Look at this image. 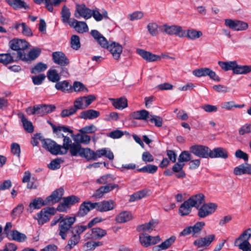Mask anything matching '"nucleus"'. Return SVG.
I'll return each instance as SVG.
<instances>
[{
  "label": "nucleus",
  "mask_w": 251,
  "mask_h": 251,
  "mask_svg": "<svg viewBox=\"0 0 251 251\" xmlns=\"http://www.w3.org/2000/svg\"><path fill=\"white\" fill-rule=\"evenodd\" d=\"M10 48L17 51L16 59H20V53L24 54L25 50L28 48V43L23 40L13 39L10 41Z\"/></svg>",
  "instance_id": "8"
},
{
  "label": "nucleus",
  "mask_w": 251,
  "mask_h": 251,
  "mask_svg": "<svg viewBox=\"0 0 251 251\" xmlns=\"http://www.w3.org/2000/svg\"><path fill=\"white\" fill-rule=\"evenodd\" d=\"M95 239H99L104 236L107 232L105 230L100 227H94L92 228Z\"/></svg>",
  "instance_id": "63"
},
{
  "label": "nucleus",
  "mask_w": 251,
  "mask_h": 251,
  "mask_svg": "<svg viewBox=\"0 0 251 251\" xmlns=\"http://www.w3.org/2000/svg\"><path fill=\"white\" fill-rule=\"evenodd\" d=\"M50 125L51 126L53 133L56 134L57 135H59L61 131H63L64 132H69L70 133H73L72 130L70 129L68 127L65 126H56L51 123H50Z\"/></svg>",
  "instance_id": "52"
},
{
  "label": "nucleus",
  "mask_w": 251,
  "mask_h": 251,
  "mask_svg": "<svg viewBox=\"0 0 251 251\" xmlns=\"http://www.w3.org/2000/svg\"><path fill=\"white\" fill-rule=\"evenodd\" d=\"M147 28L149 33L152 36H156L159 34V26L156 23H150Z\"/></svg>",
  "instance_id": "51"
},
{
  "label": "nucleus",
  "mask_w": 251,
  "mask_h": 251,
  "mask_svg": "<svg viewBox=\"0 0 251 251\" xmlns=\"http://www.w3.org/2000/svg\"><path fill=\"white\" fill-rule=\"evenodd\" d=\"M72 156H80L85 158L87 161L96 160L102 156H105L110 160L114 159L113 152L108 149L103 148L94 151L90 148H83L75 144L73 149Z\"/></svg>",
  "instance_id": "2"
},
{
  "label": "nucleus",
  "mask_w": 251,
  "mask_h": 251,
  "mask_svg": "<svg viewBox=\"0 0 251 251\" xmlns=\"http://www.w3.org/2000/svg\"><path fill=\"white\" fill-rule=\"evenodd\" d=\"M225 25L230 29L236 31H243L248 29L249 25L247 23L240 20H233L226 19L225 20Z\"/></svg>",
  "instance_id": "11"
},
{
  "label": "nucleus",
  "mask_w": 251,
  "mask_h": 251,
  "mask_svg": "<svg viewBox=\"0 0 251 251\" xmlns=\"http://www.w3.org/2000/svg\"><path fill=\"white\" fill-rule=\"evenodd\" d=\"M154 227V222L150 221L148 223L138 226L137 230L139 232H142V233H151V231L153 230Z\"/></svg>",
  "instance_id": "41"
},
{
  "label": "nucleus",
  "mask_w": 251,
  "mask_h": 251,
  "mask_svg": "<svg viewBox=\"0 0 251 251\" xmlns=\"http://www.w3.org/2000/svg\"><path fill=\"white\" fill-rule=\"evenodd\" d=\"M204 226L205 223L203 222H197L193 226H189L184 229L180 234L186 236L191 233L193 234V236L196 237Z\"/></svg>",
  "instance_id": "13"
},
{
  "label": "nucleus",
  "mask_w": 251,
  "mask_h": 251,
  "mask_svg": "<svg viewBox=\"0 0 251 251\" xmlns=\"http://www.w3.org/2000/svg\"><path fill=\"white\" fill-rule=\"evenodd\" d=\"M251 72V65H239L236 63L233 74L236 75L247 74Z\"/></svg>",
  "instance_id": "40"
},
{
  "label": "nucleus",
  "mask_w": 251,
  "mask_h": 251,
  "mask_svg": "<svg viewBox=\"0 0 251 251\" xmlns=\"http://www.w3.org/2000/svg\"><path fill=\"white\" fill-rule=\"evenodd\" d=\"M132 218L131 214L129 212L124 211L120 213L116 217V220L120 223L127 222Z\"/></svg>",
  "instance_id": "48"
},
{
  "label": "nucleus",
  "mask_w": 251,
  "mask_h": 251,
  "mask_svg": "<svg viewBox=\"0 0 251 251\" xmlns=\"http://www.w3.org/2000/svg\"><path fill=\"white\" fill-rule=\"evenodd\" d=\"M76 221L75 217L66 216L61 218V220L58 225L59 235L61 238L65 240L67 237V234L72 227L73 224Z\"/></svg>",
  "instance_id": "5"
},
{
  "label": "nucleus",
  "mask_w": 251,
  "mask_h": 251,
  "mask_svg": "<svg viewBox=\"0 0 251 251\" xmlns=\"http://www.w3.org/2000/svg\"><path fill=\"white\" fill-rule=\"evenodd\" d=\"M183 32L182 34L184 35V37L191 40H197L201 37L203 35L201 31L193 28L188 29L186 30H183Z\"/></svg>",
  "instance_id": "25"
},
{
  "label": "nucleus",
  "mask_w": 251,
  "mask_h": 251,
  "mask_svg": "<svg viewBox=\"0 0 251 251\" xmlns=\"http://www.w3.org/2000/svg\"><path fill=\"white\" fill-rule=\"evenodd\" d=\"M209 157L212 158H222L226 159L228 157V152L226 149L218 147L214 149L213 150H210Z\"/></svg>",
  "instance_id": "22"
},
{
  "label": "nucleus",
  "mask_w": 251,
  "mask_h": 251,
  "mask_svg": "<svg viewBox=\"0 0 251 251\" xmlns=\"http://www.w3.org/2000/svg\"><path fill=\"white\" fill-rule=\"evenodd\" d=\"M7 237L9 239L17 241L18 242H24L26 239V236L25 234L20 233L17 230H13L7 233Z\"/></svg>",
  "instance_id": "36"
},
{
  "label": "nucleus",
  "mask_w": 251,
  "mask_h": 251,
  "mask_svg": "<svg viewBox=\"0 0 251 251\" xmlns=\"http://www.w3.org/2000/svg\"><path fill=\"white\" fill-rule=\"evenodd\" d=\"M149 235L145 233H141L139 235L140 242L141 245L145 247H148L151 246L150 244Z\"/></svg>",
  "instance_id": "64"
},
{
  "label": "nucleus",
  "mask_w": 251,
  "mask_h": 251,
  "mask_svg": "<svg viewBox=\"0 0 251 251\" xmlns=\"http://www.w3.org/2000/svg\"><path fill=\"white\" fill-rule=\"evenodd\" d=\"M71 15L70 9L65 5L63 6L61 12V17L63 23L69 24L70 23H71L72 21H70Z\"/></svg>",
  "instance_id": "46"
},
{
  "label": "nucleus",
  "mask_w": 251,
  "mask_h": 251,
  "mask_svg": "<svg viewBox=\"0 0 251 251\" xmlns=\"http://www.w3.org/2000/svg\"><path fill=\"white\" fill-rule=\"evenodd\" d=\"M149 112L146 110L136 111L131 114L133 119L140 120H146L149 118Z\"/></svg>",
  "instance_id": "44"
},
{
  "label": "nucleus",
  "mask_w": 251,
  "mask_h": 251,
  "mask_svg": "<svg viewBox=\"0 0 251 251\" xmlns=\"http://www.w3.org/2000/svg\"><path fill=\"white\" fill-rule=\"evenodd\" d=\"M190 151L195 155L201 158H207L210 154V149L206 146L195 145L190 148Z\"/></svg>",
  "instance_id": "14"
},
{
  "label": "nucleus",
  "mask_w": 251,
  "mask_h": 251,
  "mask_svg": "<svg viewBox=\"0 0 251 251\" xmlns=\"http://www.w3.org/2000/svg\"><path fill=\"white\" fill-rule=\"evenodd\" d=\"M6 2L14 9H27L29 6L23 0H5Z\"/></svg>",
  "instance_id": "28"
},
{
  "label": "nucleus",
  "mask_w": 251,
  "mask_h": 251,
  "mask_svg": "<svg viewBox=\"0 0 251 251\" xmlns=\"http://www.w3.org/2000/svg\"><path fill=\"white\" fill-rule=\"evenodd\" d=\"M144 16V14L143 12L137 11L128 14L127 18L130 21H133L142 19Z\"/></svg>",
  "instance_id": "61"
},
{
  "label": "nucleus",
  "mask_w": 251,
  "mask_h": 251,
  "mask_svg": "<svg viewBox=\"0 0 251 251\" xmlns=\"http://www.w3.org/2000/svg\"><path fill=\"white\" fill-rule=\"evenodd\" d=\"M234 245L238 247L242 251H251V244L249 241H242L236 243L235 240Z\"/></svg>",
  "instance_id": "54"
},
{
  "label": "nucleus",
  "mask_w": 251,
  "mask_h": 251,
  "mask_svg": "<svg viewBox=\"0 0 251 251\" xmlns=\"http://www.w3.org/2000/svg\"><path fill=\"white\" fill-rule=\"evenodd\" d=\"M66 0H42V2L44 1L46 7L50 12H53V6H57L62 1Z\"/></svg>",
  "instance_id": "47"
},
{
  "label": "nucleus",
  "mask_w": 251,
  "mask_h": 251,
  "mask_svg": "<svg viewBox=\"0 0 251 251\" xmlns=\"http://www.w3.org/2000/svg\"><path fill=\"white\" fill-rule=\"evenodd\" d=\"M53 62L59 66L57 68L60 70V74L64 77L69 75L68 69L66 67L70 64L69 59L62 51H55L52 53Z\"/></svg>",
  "instance_id": "4"
},
{
  "label": "nucleus",
  "mask_w": 251,
  "mask_h": 251,
  "mask_svg": "<svg viewBox=\"0 0 251 251\" xmlns=\"http://www.w3.org/2000/svg\"><path fill=\"white\" fill-rule=\"evenodd\" d=\"M96 99V97L93 95L79 97L74 101V107L76 108V111L78 109H84L88 107Z\"/></svg>",
  "instance_id": "6"
},
{
  "label": "nucleus",
  "mask_w": 251,
  "mask_h": 251,
  "mask_svg": "<svg viewBox=\"0 0 251 251\" xmlns=\"http://www.w3.org/2000/svg\"><path fill=\"white\" fill-rule=\"evenodd\" d=\"M111 189H96L91 196L92 198L99 199L104 197V195L109 193Z\"/></svg>",
  "instance_id": "62"
},
{
  "label": "nucleus",
  "mask_w": 251,
  "mask_h": 251,
  "mask_svg": "<svg viewBox=\"0 0 251 251\" xmlns=\"http://www.w3.org/2000/svg\"><path fill=\"white\" fill-rule=\"evenodd\" d=\"M217 207L216 204L212 202L202 204L198 208V216L201 218H204L215 212Z\"/></svg>",
  "instance_id": "9"
},
{
  "label": "nucleus",
  "mask_w": 251,
  "mask_h": 251,
  "mask_svg": "<svg viewBox=\"0 0 251 251\" xmlns=\"http://www.w3.org/2000/svg\"><path fill=\"white\" fill-rule=\"evenodd\" d=\"M91 9L87 8L84 4H77L74 16L77 18L82 17L85 19L87 20L91 17Z\"/></svg>",
  "instance_id": "15"
},
{
  "label": "nucleus",
  "mask_w": 251,
  "mask_h": 251,
  "mask_svg": "<svg viewBox=\"0 0 251 251\" xmlns=\"http://www.w3.org/2000/svg\"><path fill=\"white\" fill-rule=\"evenodd\" d=\"M90 211V209L87 204L86 201H84L79 206V210L77 213L78 217H83Z\"/></svg>",
  "instance_id": "56"
},
{
  "label": "nucleus",
  "mask_w": 251,
  "mask_h": 251,
  "mask_svg": "<svg viewBox=\"0 0 251 251\" xmlns=\"http://www.w3.org/2000/svg\"><path fill=\"white\" fill-rule=\"evenodd\" d=\"M15 54L13 53H1L0 54V63L5 65L13 62L15 60H16V56H14Z\"/></svg>",
  "instance_id": "43"
},
{
  "label": "nucleus",
  "mask_w": 251,
  "mask_h": 251,
  "mask_svg": "<svg viewBox=\"0 0 251 251\" xmlns=\"http://www.w3.org/2000/svg\"><path fill=\"white\" fill-rule=\"evenodd\" d=\"M60 72L58 73L55 69L49 70L47 72L48 78L52 82H57L60 80Z\"/></svg>",
  "instance_id": "49"
},
{
  "label": "nucleus",
  "mask_w": 251,
  "mask_h": 251,
  "mask_svg": "<svg viewBox=\"0 0 251 251\" xmlns=\"http://www.w3.org/2000/svg\"><path fill=\"white\" fill-rule=\"evenodd\" d=\"M136 52L147 62H154L161 59V56L143 49H137Z\"/></svg>",
  "instance_id": "19"
},
{
  "label": "nucleus",
  "mask_w": 251,
  "mask_h": 251,
  "mask_svg": "<svg viewBox=\"0 0 251 251\" xmlns=\"http://www.w3.org/2000/svg\"><path fill=\"white\" fill-rule=\"evenodd\" d=\"M14 27L24 35L27 36H32V33L30 28L24 23L21 24L16 23Z\"/></svg>",
  "instance_id": "38"
},
{
  "label": "nucleus",
  "mask_w": 251,
  "mask_h": 251,
  "mask_svg": "<svg viewBox=\"0 0 251 251\" xmlns=\"http://www.w3.org/2000/svg\"><path fill=\"white\" fill-rule=\"evenodd\" d=\"M47 69V65L42 62L37 63L31 70L32 74H37L45 71Z\"/></svg>",
  "instance_id": "59"
},
{
  "label": "nucleus",
  "mask_w": 251,
  "mask_h": 251,
  "mask_svg": "<svg viewBox=\"0 0 251 251\" xmlns=\"http://www.w3.org/2000/svg\"><path fill=\"white\" fill-rule=\"evenodd\" d=\"M71 136L73 138L75 143L72 142V144L75 145H78L81 147V144L84 145H88L90 143L91 141V137L89 135L85 134V133H77L76 135H74L71 133Z\"/></svg>",
  "instance_id": "18"
},
{
  "label": "nucleus",
  "mask_w": 251,
  "mask_h": 251,
  "mask_svg": "<svg viewBox=\"0 0 251 251\" xmlns=\"http://www.w3.org/2000/svg\"><path fill=\"white\" fill-rule=\"evenodd\" d=\"M41 52L40 49L38 48H33L27 54H26L25 52L24 54L20 53V59L26 62L34 60L38 57Z\"/></svg>",
  "instance_id": "20"
},
{
  "label": "nucleus",
  "mask_w": 251,
  "mask_h": 251,
  "mask_svg": "<svg viewBox=\"0 0 251 251\" xmlns=\"http://www.w3.org/2000/svg\"><path fill=\"white\" fill-rule=\"evenodd\" d=\"M157 169L158 167L157 166L148 164L141 168L138 169L137 171L149 174H154L157 171Z\"/></svg>",
  "instance_id": "53"
},
{
  "label": "nucleus",
  "mask_w": 251,
  "mask_h": 251,
  "mask_svg": "<svg viewBox=\"0 0 251 251\" xmlns=\"http://www.w3.org/2000/svg\"><path fill=\"white\" fill-rule=\"evenodd\" d=\"M100 115L99 111L93 110L89 109L81 112L79 116V117L83 119H93L98 118Z\"/></svg>",
  "instance_id": "29"
},
{
  "label": "nucleus",
  "mask_w": 251,
  "mask_h": 251,
  "mask_svg": "<svg viewBox=\"0 0 251 251\" xmlns=\"http://www.w3.org/2000/svg\"><path fill=\"white\" fill-rule=\"evenodd\" d=\"M192 74L194 75L200 77L208 76L211 79L219 82L221 80L220 77L216 73L208 68H201L193 70Z\"/></svg>",
  "instance_id": "10"
},
{
  "label": "nucleus",
  "mask_w": 251,
  "mask_h": 251,
  "mask_svg": "<svg viewBox=\"0 0 251 251\" xmlns=\"http://www.w3.org/2000/svg\"><path fill=\"white\" fill-rule=\"evenodd\" d=\"M80 239V236L78 235L73 234L68 242V244L65 247L66 251H70L76 244H78Z\"/></svg>",
  "instance_id": "50"
},
{
  "label": "nucleus",
  "mask_w": 251,
  "mask_h": 251,
  "mask_svg": "<svg viewBox=\"0 0 251 251\" xmlns=\"http://www.w3.org/2000/svg\"><path fill=\"white\" fill-rule=\"evenodd\" d=\"M114 203L112 201H104L99 202V207L98 211L102 212L108 211L113 209Z\"/></svg>",
  "instance_id": "32"
},
{
  "label": "nucleus",
  "mask_w": 251,
  "mask_h": 251,
  "mask_svg": "<svg viewBox=\"0 0 251 251\" xmlns=\"http://www.w3.org/2000/svg\"><path fill=\"white\" fill-rule=\"evenodd\" d=\"M184 165V163L178 161L177 163L173 166L172 170L174 172L176 173V176L177 178H183L185 177V174L183 170Z\"/></svg>",
  "instance_id": "37"
},
{
  "label": "nucleus",
  "mask_w": 251,
  "mask_h": 251,
  "mask_svg": "<svg viewBox=\"0 0 251 251\" xmlns=\"http://www.w3.org/2000/svg\"><path fill=\"white\" fill-rule=\"evenodd\" d=\"M234 173L236 175H251V164L245 163L235 167Z\"/></svg>",
  "instance_id": "27"
},
{
  "label": "nucleus",
  "mask_w": 251,
  "mask_h": 251,
  "mask_svg": "<svg viewBox=\"0 0 251 251\" xmlns=\"http://www.w3.org/2000/svg\"><path fill=\"white\" fill-rule=\"evenodd\" d=\"M236 61H219L218 62V65L225 71L232 70L234 72V69L236 65Z\"/></svg>",
  "instance_id": "45"
},
{
  "label": "nucleus",
  "mask_w": 251,
  "mask_h": 251,
  "mask_svg": "<svg viewBox=\"0 0 251 251\" xmlns=\"http://www.w3.org/2000/svg\"><path fill=\"white\" fill-rule=\"evenodd\" d=\"M151 194L150 190L149 189H142L130 196L129 201H138L144 198L146 196L150 195Z\"/></svg>",
  "instance_id": "34"
},
{
  "label": "nucleus",
  "mask_w": 251,
  "mask_h": 251,
  "mask_svg": "<svg viewBox=\"0 0 251 251\" xmlns=\"http://www.w3.org/2000/svg\"><path fill=\"white\" fill-rule=\"evenodd\" d=\"M55 213L56 209L53 207L43 209L37 214L39 224L43 225L46 223L50 220L51 216L54 215Z\"/></svg>",
  "instance_id": "12"
},
{
  "label": "nucleus",
  "mask_w": 251,
  "mask_h": 251,
  "mask_svg": "<svg viewBox=\"0 0 251 251\" xmlns=\"http://www.w3.org/2000/svg\"><path fill=\"white\" fill-rule=\"evenodd\" d=\"M243 105L235 104L233 101H226L221 103V108L228 110H231L233 107L241 108Z\"/></svg>",
  "instance_id": "60"
},
{
  "label": "nucleus",
  "mask_w": 251,
  "mask_h": 251,
  "mask_svg": "<svg viewBox=\"0 0 251 251\" xmlns=\"http://www.w3.org/2000/svg\"><path fill=\"white\" fill-rule=\"evenodd\" d=\"M113 105L117 109H123L127 106V100L125 97H121L119 99H111Z\"/></svg>",
  "instance_id": "35"
},
{
  "label": "nucleus",
  "mask_w": 251,
  "mask_h": 251,
  "mask_svg": "<svg viewBox=\"0 0 251 251\" xmlns=\"http://www.w3.org/2000/svg\"><path fill=\"white\" fill-rule=\"evenodd\" d=\"M37 105V115L43 116L53 111L55 106L53 105L38 104Z\"/></svg>",
  "instance_id": "26"
},
{
  "label": "nucleus",
  "mask_w": 251,
  "mask_h": 251,
  "mask_svg": "<svg viewBox=\"0 0 251 251\" xmlns=\"http://www.w3.org/2000/svg\"><path fill=\"white\" fill-rule=\"evenodd\" d=\"M215 235L214 234H209L204 237L200 238L196 240L194 242V245L197 248L207 247L215 240Z\"/></svg>",
  "instance_id": "17"
},
{
  "label": "nucleus",
  "mask_w": 251,
  "mask_h": 251,
  "mask_svg": "<svg viewBox=\"0 0 251 251\" xmlns=\"http://www.w3.org/2000/svg\"><path fill=\"white\" fill-rule=\"evenodd\" d=\"M73 88L75 92L84 93H87L88 92V89L84 84L79 81H75L73 84Z\"/></svg>",
  "instance_id": "58"
},
{
  "label": "nucleus",
  "mask_w": 251,
  "mask_h": 251,
  "mask_svg": "<svg viewBox=\"0 0 251 251\" xmlns=\"http://www.w3.org/2000/svg\"><path fill=\"white\" fill-rule=\"evenodd\" d=\"M22 181L24 183L28 182L27 188H36L38 186V182L34 178L30 179V173L28 171H26L24 173L22 178Z\"/></svg>",
  "instance_id": "31"
},
{
  "label": "nucleus",
  "mask_w": 251,
  "mask_h": 251,
  "mask_svg": "<svg viewBox=\"0 0 251 251\" xmlns=\"http://www.w3.org/2000/svg\"><path fill=\"white\" fill-rule=\"evenodd\" d=\"M160 30L162 32L169 35H175L180 38L184 37V35L182 34V32H184L182 27L179 25H169L164 24L160 27Z\"/></svg>",
  "instance_id": "7"
},
{
  "label": "nucleus",
  "mask_w": 251,
  "mask_h": 251,
  "mask_svg": "<svg viewBox=\"0 0 251 251\" xmlns=\"http://www.w3.org/2000/svg\"><path fill=\"white\" fill-rule=\"evenodd\" d=\"M63 199L66 202L68 205L71 207L73 205H74L80 201V199L79 197L71 195L68 197L63 198Z\"/></svg>",
  "instance_id": "57"
},
{
  "label": "nucleus",
  "mask_w": 251,
  "mask_h": 251,
  "mask_svg": "<svg viewBox=\"0 0 251 251\" xmlns=\"http://www.w3.org/2000/svg\"><path fill=\"white\" fill-rule=\"evenodd\" d=\"M63 137L62 145L57 144L55 142L50 139H44L42 140V144L43 148L48 150L53 155L66 154L69 151L72 156L73 149L75 145L72 144L71 139L67 136L62 135Z\"/></svg>",
  "instance_id": "1"
},
{
  "label": "nucleus",
  "mask_w": 251,
  "mask_h": 251,
  "mask_svg": "<svg viewBox=\"0 0 251 251\" xmlns=\"http://www.w3.org/2000/svg\"><path fill=\"white\" fill-rule=\"evenodd\" d=\"M45 202V200H43L41 198L35 199L29 203L26 210L28 212L31 213L33 210L40 209L43 206L47 205Z\"/></svg>",
  "instance_id": "24"
},
{
  "label": "nucleus",
  "mask_w": 251,
  "mask_h": 251,
  "mask_svg": "<svg viewBox=\"0 0 251 251\" xmlns=\"http://www.w3.org/2000/svg\"><path fill=\"white\" fill-rule=\"evenodd\" d=\"M251 237V228H249L245 230L237 239H236V243L240 241H249Z\"/></svg>",
  "instance_id": "55"
},
{
  "label": "nucleus",
  "mask_w": 251,
  "mask_h": 251,
  "mask_svg": "<svg viewBox=\"0 0 251 251\" xmlns=\"http://www.w3.org/2000/svg\"><path fill=\"white\" fill-rule=\"evenodd\" d=\"M69 25L73 27L75 30L80 33L87 32L89 30L88 27L85 22H80L73 19Z\"/></svg>",
  "instance_id": "21"
},
{
  "label": "nucleus",
  "mask_w": 251,
  "mask_h": 251,
  "mask_svg": "<svg viewBox=\"0 0 251 251\" xmlns=\"http://www.w3.org/2000/svg\"><path fill=\"white\" fill-rule=\"evenodd\" d=\"M19 117L21 119L25 130L29 133L32 132L34 130V127L32 123L28 120L23 114H19Z\"/></svg>",
  "instance_id": "39"
},
{
  "label": "nucleus",
  "mask_w": 251,
  "mask_h": 251,
  "mask_svg": "<svg viewBox=\"0 0 251 251\" xmlns=\"http://www.w3.org/2000/svg\"><path fill=\"white\" fill-rule=\"evenodd\" d=\"M193 206L188 200L185 201L180 206L178 210L179 214L181 216L188 215L192 210Z\"/></svg>",
  "instance_id": "33"
},
{
  "label": "nucleus",
  "mask_w": 251,
  "mask_h": 251,
  "mask_svg": "<svg viewBox=\"0 0 251 251\" xmlns=\"http://www.w3.org/2000/svg\"><path fill=\"white\" fill-rule=\"evenodd\" d=\"M188 200L193 207H195L197 209L205 202L204 196L201 193L192 196Z\"/></svg>",
  "instance_id": "23"
},
{
  "label": "nucleus",
  "mask_w": 251,
  "mask_h": 251,
  "mask_svg": "<svg viewBox=\"0 0 251 251\" xmlns=\"http://www.w3.org/2000/svg\"><path fill=\"white\" fill-rule=\"evenodd\" d=\"M91 35L102 48H106L109 51L114 59L119 60L120 59L123 49L122 45L115 42H108L106 38L97 30H91Z\"/></svg>",
  "instance_id": "3"
},
{
  "label": "nucleus",
  "mask_w": 251,
  "mask_h": 251,
  "mask_svg": "<svg viewBox=\"0 0 251 251\" xmlns=\"http://www.w3.org/2000/svg\"><path fill=\"white\" fill-rule=\"evenodd\" d=\"M63 193V189H55L50 195L46 198L45 203L47 205H53L58 202L62 199Z\"/></svg>",
  "instance_id": "16"
},
{
  "label": "nucleus",
  "mask_w": 251,
  "mask_h": 251,
  "mask_svg": "<svg viewBox=\"0 0 251 251\" xmlns=\"http://www.w3.org/2000/svg\"><path fill=\"white\" fill-rule=\"evenodd\" d=\"M55 88L58 90H61L63 92H69L72 89V86L67 80L57 82L55 85Z\"/></svg>",
  "instance_id": "42"
},
{
  "label": "nucleus",
  "mask_w": 251,
  "mask_h": 251,
  "mask_svg": "<svg viewBox=\"0 0 251 251\" xmlns=\"http://www.w3.org/2000/svg\"><path fill=\"white\" fill-rule=\"evenodd\" d=\"M102 13H100L99 10L97 8L91 10V17L93 16L94 19L97 22L102 21L103 19H108L109 17L108 12L104 9L102 10Z\"/></svg>",
  "instance_id": "30"
}]
</instances>
